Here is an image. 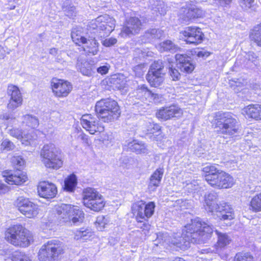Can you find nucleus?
<instances>
[{
	"label": "nucleus",
	"instance_id": "1",
	"mask_svg": "<svg viewBox=\"0 0 261 261\" xmlns=\"http://www.w3.org/2000/svg\"><path fill=\"white\" fill-rule=\"evenodd\" d=\"M213 232L211 226L199 220H195L185 227L181 234L176 233L171 238L170 243L184 250L190 247V243H204L211 237Z\"/></svg>",
	"mask_w": 261,
	"mask_h": 261
},
{
	"label": "nucleus",
	"instance_id": "2",
	"mask_svg": "<svg viewBox=\"0 0 261 261\" xmlns=\"http://www.w3.org/2000/svg\"><path fill=\"white\" fill-rule=\"evenodd\" d=\"M202 171L204 173L205 180L215 188H229L234 184V179L231 176L218 170L215 166H206L203 168Z\"/></svg>",
	"mask_w": 261,
	"mask_h": 261
},
{
	"label": "nucleus",
	"instance_id": "3",
	"mask_svg": "<svg viewBox=\"0 0 261 261\" xmlns=\"http://www.w3.org/2000/svg\"><path fill=\"white\" fill-rule=\"evenodd\" d=\"M58 219L61 223L67 225H79L85 218V214L79 206L70 204H62L57 209Z\"/></svg>",
	"mask_w": 261,
	"mask_h": 261
},
{
	"label": "nucleus",
	"instance_id": "4",
	"mask_svg": "<svg viewBox=\"0 0 261 261\" xmlns=\"http://www.w3.org/2000/svg\"><path fill=\"white\" fill-rule=\"evenodd\" d=\"M95 111L98 117L105 122H109L117 119L120 115L117 102L110 98L103 99L97 101Z\"/></svg>",
	"mask_w": 261,
	"mask_h": 261
},
{
	"label": "nucleus",
	"instance_id": "5",
	"mask_svg": "<svg viewBox=\"0 0 261 261\" xmlns=\"http://www.w3.org/2000/svg\"><path fill=\"white\" fill-rule=\"evenodd\" d=\"M115 26V19L105 15L91 20L87 27L88 31L93 34L92 36L102 38L108 36L114 30Z\"/></svg>",
	"mask_w": 261,
	"mask_h": 261
},
{
	"label": "nucleus",
	"instance_id": "6",
	"mask_svg": "<svg viewBox=\"0 0 261 261\" xmlns=\"http://www.w3.org/2000/svg\"><path fill=\"white\" fill-rule=\"evenodd\" d=\"M5 238L13 245L22 247H28L33 240L30 231L18 224L8 228L5 232Z\"/></svg>",
	"mask_w": 261,
	"mask_h": 261
},
{
	"label": "nucleus",
	"instance_id": "7",
	"mask_svg": "<svg viewBox=\"0 0 261 261\" xmlns=\"http://www.w3.org/2000/svg\"><path fill=\"white\" fill-rule=\"evenodd\" d=\"M215 127L220 134L231 137L238 133L239 123L234 116L228 112H218L215 120Z\"/></svg>",
	"mask_w": 261,
	"mask_h": 261
},
{
	"label": "nucleus",
	"instance_id": "8",
	"mask_svg": "<svg viewBox=\"0 0 261 261\" xmlns=\"http://www.w3.org/2000/svg\"><path fill=\"white\" fill-rule=\"evenodd\" d=\"M41 162L47 168L58 169L63 164L61 150L53 144L44 145L40 151Z\"/></svg>",
	"mask_w": 261,
	"mask_h": 261
},
{
	"label": "nucleus",
	"instance_id": "9",
	"mask_svg": "<svg viewBox=\"0 0 261 261\" xmlns=\"http://www.w3.org/2000/svg\"><path fill=\"white\" fill-rule=\"evenodd\" d=\"M62 243L58 240H51L44 244L39 250L40 261H57L59 255L64 253Z\"/></svg>",
	"mask_w": 261,
	"mask_h": 261
},
{
	"label": "nucleus",
	"instance_id": "10",
	"mask_svg": "<svg viewBox=\"0 0 261 261\" xmlns=\"http://www.w3.org/2000/svg\"><path fill=\"white\" fill-rule=\"evenodd\" d=\"M155 204L153 202H149L145 204L143 201H139L133 204L132 210L137 221L142 222L152 216Z\"/></svg>",
	"mask_w": 261,
	"mask_h": 261
},
{
	"label": "nucleus",
	"instance_id": "11",
	"mask_svg": "<svg viewBox=\"0 0 261 261\" xmlns=\"http://www.w3.org/2000/svg\"><path fill=\"white\" fill-rule=\"evenodd\" d=\"M15 203L19 211L29 218H34L39 213L38 205L31 201L29 198L19 197Z\"/></svg>",
	"mask_w": 261,
	"mask_h": 261
},
{
	"label": "nucleus",
	"instance_id": "12",
	"mask_svg": "<svg viewBox=\"0 0 261 261\" xmlns=\"http://www.w3.org/2000/svg\"><path fill=\"white\" fill-rule=\"evenodd\" d=\"M81 124L84 129L92 135L101 133L105 129L104 126L99 122V120L91 114L83 115L81 119Z\"/></svg>",
	"mask_w": 261,
	"mask_h": 261
},
{
	"label": "nucleus",
	"instance_id": "13",
	"mask_svg": "<svg viewBox=\"0 0 261 261\" xmlns=\"http://www.w3.org/2000/svg\"><path fill=\"white\" fill-rule=\"evenodd\" d=\"M181 33L187 38L186 41L188 43L195 45L201 43L204 36L201 29L197 27H187Z\"/></svg>",
	"mask_w": 261,
	"mask_h": 261
},
{
	"label": "nucleus",
	"instance_id": "14",
	"mask_svg": "<svg viewBox=\"0 0 261 261\" xmlns=\"http://www.w3.org/2000/svg\"><path fill=\"white\" fill-rule=\"evenodd\" d=\"M51 84L53 91L58 97L67 96L72 88L70 83L62 80L53 79Z\"/></svg>",
	"mask_w": 261,
	"mask_h": 261
},
{
	"label": "nucleus",
	"instance_id": "15",
	"mask_svg": "<svg viewBox=\"0 0 261 261\" xmlns=\"http://www.w3.org/2000/svg\"><path fill=\"white\" fill-rule=\"evenodd\" d=\"M182 115V110L176 105L162 108L156 113V117L163 120H167L174 117H180Z\"/></svg>",
	"mask_w": 261,
	"mask_h": 261
},
{
	"label": "nucleus",
	"instance_id": "16",
	"mask_svg": "<svg viewBox=\"0 0 261 261\" xmlns=\"http://www.w3.org/2000/svg\"><path fill=\"white\" fill-rule=\"evenodd\" d=\"M7 93L10 96L7 107L9 109L14 110L20 106L22 102L21 94L18 88L14 85H10L8 87Z\"/></svg>",
	"mask_w": 261,
	"mask_h": 261
},
{
	"label": "nucleus",
	"instance_id": "17",
	"mask_svg": "<svg viewBox=\"0 0 261 261\" xmlns=\"http://www.w3.org/2000/svg\"><path fill=\"white\" fill-rule=\"evenodd\" d=\"M143 23L141 20L137 17H131L126 21L121 33L127 35L138 34L142 29Z\"/></svg>",
	"mask_w": 261,
	"mask_h": 261
},
{
	"label": "nucleus",
	"instance_id": "18",
	"mask_svg": "<svg viewBox=\"0 0 261 261\" xmlns=\"http://www.w3.org/2000/svg\"><path fill=\"white\" fill-rule=\"evenodd\" d=\"M38 192L40 197L50 199L55 197L57 193V189L56 186L51 182L42 181L38 186Z\"/></svg>",
	"mask_w": 261,
	"mask_h": 261
},
{
	"label": "nucleus",
	"instance_id": "19",
	"mask_svg": "<svg viewBox=\"0 0 261 261\" xmlns=\"http://www.w3.org/2000/svg\"><path fill=\"white\" fill-rule=\"evenodd\" d=\"M203 15V11L195 6L190 8H182L179 11L180 17L185 21L195 18L201 17Z\"/></svg>",
	"mask_w": 261,
	"mask_h": 261
},
{
	"label": "nucleus",
	"instance_id": "20",
	"mask_svg": "<svg viewBox=\"0 0 261 261\" xmlns=\"http://www.w3.org/2000/svg\"><path fill=\"white\" fill-rule=\"evenodd\" d=\"M5 180L10 185H21L25 182L28 177L24 172L20 170H16L8 175H4Z\"/></svg>",
	"mask_w": 261,
	"mask_h": 261
},
{
	"label": "nucleus",
	"instance_id": "21",
	"mask_svg": "<svg viewBox=\"0 0 261 261\" xmlns=\"http://www.w3.org/2000/svg\"><path fill=\"white\" fill-rule=\"evenodd\" d=\"M133 94L137 99L142 101L147 100L148 99H154L157 96L156 94L152 93L145 85L138 86L134 91Z\"/></svg>",
	"mask_w": 261,
	"mask_h": 261
},
{
	"label": "nucleus",
	"instance_id": "22",
	"mask_svg": "<svg viewBox=\"0 0 261 261\" xmlns=\"http://www.w3.org/2000/svg\"><path fill=\"white\" fill-rule=\"evenodd\" d=\"M163 167L157 168L150 177V181L148 186V189L150 192H154L161 181L164 174Z\"/></svg>",
	"mask_w": 261,
	"mask_h": 261
},
{
	"label": "nucleus",
	"instance_id": "23",
	"mask_svg": "<svg viewBox=\"0 0 261 261\" xmlns=\"http://www.w3.org/2000/svg\"><path fill=\"white\" fill-rule=\"evenodd\" d=\"M216 212L220 219L224 221L231 220L234 218L232 207L226 203L220 204Z\"/></svg>",
	"mask_w": 261,
	"mask_h": 261
},
{
	"label": "nucleus",
	"instance_id": "24",
	"mask_svg": "<svg viewBox=\"0 0 261 261\" xmlns=\"http://www.w3.org/2000/svg\"><path fill=\"white\" fill-rule=\"evenodd\" d=\"M76 67L83 75L90 76L95 69L94 65L91 64L81 57H79L77 61Z\"/></svg>",
	"mask_w": 261,
	"mask_h": 261
},
{
	"label": "nucleus",
	"instance_id": "25",
	"mask_svg": "<svg viewBox=\"0 0 261 261\" xmlns=\"http://www.w3.org/2000/svg\"><path fill=\"white\" fill-rule=\"evenodd\" d=\"M83 48L86 53L88 55H95L98 51V43L95 40V37H89V39H86L83 43Z\"/></svg>",
	"mask_w": 261,
	"mask_h": 261
},
{
	"label": "nucleus",
	"instance_id": "26",
	"mask_svg": "<svg viewBox=\"0 0 261 261\" xmlns=\"http://www.w3.org/2000/svg\"><path fill=\"white\" fill-rule=\"evenodd\" d=\"M164 32L160 29H151L147 30L142 36V40L145 42H151L164 37Z\"/></svg>",
	"mask_w": 261,
	"mask_h": 261
},
{
	"label": "nucleus",
	"instance_id": "27",
	"mask_svg": "<svg viewBox=\"0 0 261 261\" xmlns=\"http://www.w3.org/2000/svg\"><path fill=\"white\" fill-rule=\"evenodd\" d=\"M165 74L161 73L148 71L146 80L151 86L158 87L162 85L164 80Z\"/></svg>",
	"mask_w": 261,
	"mask_h": 261
},
{
	"label": "nucleus",
	"instance_id": "28",
	"mask_svg": "<svg viewBox=\"0 0 261 261\" xmlns=\"http://www.w3.org/2000/svg\"><path fill=\"white\" fill-rule=\"evenodd\" d=\"M83 203L84 204H89V202L102 196L95 189L92 188H87L83 191Z\"/></svg>",
	"mask_w": 261,
	"mask_h": 261
},
{
	"label": "nucleus",
	"instance_id": "29",
	"mask_svg": "<svg viewBox=\"0 0 261 261\" xmlns=\"http://www.w3.org/2000/svg\"><path fill=\"white\" fill-rule=\"evenodd\" d=\"M244 111L249 117L256 120L260 119V105L256 104L249 105L244 109Z\"/></svg>",
	"mask_w": 261,
	"mask_h": 261
},
{
	"label": "nucleus",
	"instance_id": "30",
	"mask_svg": "<svg viewBox=\"0 0 261 261\" xmlns=\"http://www.w3.org/2000/svg\"><path fill=\"white\" fill-rule=\"evenodd\" d=\"M158 48L161 52L170 51L172 53L176 52L179 48L171 40H166L161 42L158 45Z\"/></svg>",
	"mask_w": 261,
	"mask_h": 261
},
{
	"label": "nucleus",
	"instance_id": "31",
	"mask_svg": "<svg viewBox=\"0 0 261 261\" xmlns=\"http://www.w3.org/2000/svg\"><path fill=\"white\" fill-rule=\"evenodd\" d=\"M170 64V62L167 63L165 60L162 61L158 60L154 61L151 65L149 71H153L154 72L161 73L162 74H165L164 71V67L167 68L168 65Z\"/></svg>",
	"mask_w": 261,
	"mask_h": 261
},
{
	"label": "nucleus",
	"instance_id": "32",
	"mask_svg": "<svg viewBox=\"0 0 261 261\" xmlns=\"http://www.w3.org/2000/svg\"><path fill=\"white\" fill-rule=\"evenodd\" d=\"M92 236V232L89 229L81 228L75 232L74 239L84 241L89 239Z\"/></svg>",
	"mask_w": 261,
	"mask_h": 261
},
{
	"label": "nucleus",
	"instance_id": "33",
	"mask_svg": "<svg viewBox=\"0 0 261 261\" xmlns=\"http://www.w3.org/2000/svg\"><path fill=\"white\" fill-rule=\"evenodd\" d=\"M249 37L251 41L261 46V23L255 25L251 31Z\"/></svg>",
	"mask_w": 261,
	"mask_h": 261
},
{
	"label": "nucleus",
	"instance_id": "34",
	"mask_svg": "<svg viewBox=\"0 0 261 261\" xmlns=\"http://www.w3.org/2000/svg\"><path fill=\"white\" fill-rule=\"evenodd\" d=\"M22 125L25 124L32 129L37 127L39 125V120L35 117L30 115H25L22 117Z\"/></svg>",
	"mask_w": 261,
	"mask_h": 261
},
{
	"label": "nucleus",
	"instance_id": "35",
	"mask_svg": "<svg viewBox=\"0 0 261 261\" xmlns=\"http://www.w3.org/2000/svg\"><path fill=\"white\" fill-rule=\"evenodd\" d=\"M84 205L93 211L98 212L101 210L105 205L102 196L98 198H95L89 202V204H85Z\"/></svg>",
	"mask_w": 261,
	"mask_h": 261
},
{
	"label": "nucleus",
	"instance_id": "36",
	"mask_svg": "<svg viewBox=\"0 0 261 261\" xmlns=\"http://www.w3.org/2000/svg\"><path fill=\"white\" fill-rule=\"evenodd\" d=\"M76 185V177L74 174H71L65 179L64 189L68 192H73Z\"/></svg>",
	"mask_w": 261,
	"mask_h": 261
},
{
	"label": "nucleus",
	"instance_id": "37",
	"mask_svg": "<svg viewBox=\"0 0 261 261\" xmlns=\"http://www.w3.org/2000/svg\"><path fill=\"white\" fill-rule=\"evenodd\" d=\"M153 10L159 12L161 15H164L166 12L167 7L162 0H149Z\"/></svg>",
	"mask_w": 261,
	"mask_h": 261
},
{
	"label": "nucleus",
	"instance_id": "38",
	"mask_svg": "<svg viewBox=\"0 0 261 261\" xmlns=\"http://www.w3.org/2000/svg\"><path fill=\"white\" fill-rule=\"evenodd\" d=\"M249 209L254 212H261V192L251 199Z\"/></svg>",
	"mask_w": 261,
	"mask_h": 261
},
{
	"label": "nucleus",
	"instance_id": "39",
	"mask_svg": "<svg viewBox=\"0 0 261 261\" xmlns=\"http://www.w3.org/2000/svg\"><path fill=\"white\" fill-rule=\"evenodd\" d=\"M218 236V246L220 248L224 247L230 243L231 241L229 237L226 233L219 232L218 230L215 231Z\"/></svg>",
	"mask_w": 261,
	"mask_h": 261
},
{
	"label": "nucleus",
	"instance_id": "40",
	"mask_svg": "<svg viewBox=\"0 0 261 261\" xmlns=\"http://www.w3.org/2000/svg\"><path fill=\"white\" fill-rule=\"evenodd\" d=\"M36 137L34 131L32 129H30L28 132H25L23 130V134H22V137L20 141L22 144L28 146L30 144L31 141L35 139Z\"/></svg>",
	"mask_w": 261,
	"mask_h": 261
},
{
	"label": "nucleus",
	"instance_id": "41",
	"mask_svg": "<svg viewBox=\"0 0 261 261\" xmlns=\"http://www.w3.org/2000/svg\"><path fill=\"white\" fill-rule=\"evenodd\" d=\"M0 119L6 121V123L8 125H11L16 124L17 121L15 117L12 116L11 114L8 113H3L0 114Z\"/></svg>",
	"mask_w": 261,
	"mask_h": 261
},
{
	"label": "nucleus",
	"instance_id": "42",
	"mask_svg": "<svg viewBox=\"0 0 261 261\" xmlns=\"http://www.w3.org/2000/svg\"><path fill=\"white\" fill-rule=\"evenodd\" d=\"M130 149L137 153H145L146 148L145 145L142 143L134 142L129 144Z\"/></svg>",
	"mask_w": 261,
	"mask_h": 261
},
{
	"label": "nucleus",
	"instance_id": "43",
	"mask_svg": "<svg viewBox=\"0 0 261 261\" xmlns=\"http://www.w3.org/2000/svg\"><path fill=\"white\" fill-rule=\"evenodd\" d=\"M253 256L249 253L239 252L236 254L234 261H253Z\"/></svg>",
	"mask_w": 261,
	"mask_h": 261
},
{
	"label": "nucleus",
	"instance_id": "44",
	"mask_svg": "<svg viewBox=\"0 0 261 261\" xmlns=\"http://www.w3.org/2000/svg\"><path fill=\"white\" fill-rule=\"evenodd\" d=\"M242 57H241L240 59H238L237 61V63H240L241 64H243L244 65H246L248 64L249 62H253L255 61L256 59V56L255 54L253 52H249L246 54L245 56L243 57L245 59V61L243 63L241 62Z\"/></svg>",
	"mask_w": 261,
	"mask_h": 261
},
{
	"label": "nucleus",
	"instance_id": "45",
	"mask_svg": "<svg viewBox=\"0 0 261 261\" xmlns=\"http://www.w3.org/2000/svg\"><path fill=\"white\" fill-rule=\"evenodd\" d=\"M8 133L11 137L21 140L22 137V134H23V130L16 127H12L11 128L8 129Z\"/></svg>",
	"mask_w": 261,
	"mask_h": 261
},
{
	"label": "nucleus",
	"instance_id": "46",
	"mask_svg": "<svg viewBox=\"0 0 261 261\" xmlns=\"http://www.w3.org/2000/svg\"><path fill=\"white\" fill-rule=\"evenodd\" d=\"M15 147L14 143L7 139L3 140L0 145L1 150L5 151L12 150L14 149Z\"/></svg>",
	"mask_w": 261,
	"mask_h": 261
},
{
	"label": "nucleus",
	"instance_id": "47",
	"mask_svg": "<svg viewBox=\"0 0 261 261\" xmlns=\"http://www.w3.org/2000/svg\"><path fill=\"white\" fill-rule=\"evenodd\" d=\"M167 68H169L168 73L172 81H177L180 78V74L178 70L172 66H170V64L168 65Z\"/></svg>",
	"mask_w": 261,
	"mask_h": 261
},
{
	"label": "nucleus",
	"instance_id": "48",
	"mask_svg": "<svg viewBox=\"0 0 261 261\" xmlns=\"http://www.w3.org/2000/svg\"><path fill=\"white\" fill-rule=\"evenodd\" d=\"M13 165L17 170H20L24 165L25 161L20 156H14L11 159Z\"/></svg>",
	"mask_w": 261,
	"mask_h": 261
},
{
	"label": "nucleus",
	"instance_id": "49",
	"mask_svg": "<svg viewBox=\"0 0 261 261\" xmlns=\"http://www.w3.org/2000/svg\"><path fill=\"white\" fill-rule=\"evenodd\" d=\"M161 127L157 124L150 123L147 129V134H152L154 136H158L160 134Z\"/></svg>",
	"mask_w": 261,
	"mask_h": 261
},
{
	"label": "nucleus",
	"instance_id": "50",
	"mask_svg": "<svg viewBox=\"0 0 261 261\" xmlns=\"http://www.w3.org/2000/svg\"><path fill=\"white\" fill-rule=\"evenodd\" d=\"M198 253V257L201 259L205 260L212 259V257H211L212 253L211 252L210 248L202 249L199 251Z\"/></svg>",
	"mask_w": 261,
	"mask_h": 261
},
{
	"label": "nucleus",
	"instance_id": "51",
	"mask_svg": "<svg viewBox=\"0 0 261 261\" xmlns=\"http://www.w3.org/2000/svg\"><path fill=\"white\" fill-rule=\"evenodd\" d=\"M175 58L179 64V66H182V65L185 64L191 60V58L186 54H177L175 55Z\"/></svg>",
	"mask_w": 261,
	"mask_h": 261
},
{
	"label": "nucleus",
	"instance_id": "52",
	"mask_svg": "<svg viewBox=\"0 0 261 261\" xmlns=\"http://www.w3.org/2000/svg\"><path fill=\"white\" fill-rule=\"evenodd\" d=\"M205 205H204L205 207V209L211 212H213L214 211L217 212L218 209L220 206V204L217 203V201H211L207 202V201H205Z\"/></svg>",
	"mask_w": 261,
	"mask_h": 261
},
{
	"label": "nucleus",
	"instance_id": "53",
	"mask_svg": "<svg viewBox=\"0 0 261 261\" xmlns=\"http://www.w3.org/2000/svg\"><path fill=\"white\" fill-rule=\"evenodd\" d=\"M240 7L244 10H248L253 5L254 0H238Z\"/></svg>",
	"mask_w": 261,
	"mask_h": 261
},
{
	"label": "nucleus",
	"instance_id": "54",
	"mask_svg": "<svg viewBox=\"0 0 261 261\" xmlns=\"http://www.w3.org/2000/svg\"><path fill=\"white\" fill-rule=\"evenodd\" d=\"M179 67L180 68L181 71L188 73H191L195 68V66L191 63V60L186 62L185 64L182 65V66H179Z\"/></svg>",
	"mask_w": 261,
	"mask_h": 261
},
{
	"label": "nucleus",
	"instance_id": "55",
	"mask_svg": "<svg viewBox=\"0 0 261 261\" xmlns=\"http://www.w3.org/2000/svg\"><path fill=\"white\" fill-rule=\"evenodd\" d=\"M63 9L66 15L69 17H72L75 16L76 14V8L73 6H64Z\"/></svg>",
	"mask_w": 261,
	"mask_h": 261
},
{
	"label": "nucleus",
	"instance_id": "56",
	"mask_svg": "<svg viewBox=\"0 0 261 261\" xmlns=\"http://www.w3.org/2000/svg\"><path fill=\"white\" fill-rule=\"evenodd\" d=\"M71 38L76 44H79L80 43H83L84 41H86V38L78 35L76 32L72 31L71 32Z\"/></svg>",
	"mask_w": 261,
	"mask_h": 261
},
{
	"label": "nucleus",
	"instance_id": "57",
	"mask_svg": "<svg viewBox=\"0 0 261 261\" xmlns=\"http://www.w3.org/2000/svg\"><path fill=\"white\" fill-rule=\"evenodd\" d=\"M144 66L142 64L138 65L134 67L133 71L135 73L136 76L141 77L144 74Z\"/></svg>",
	"mask_w": 261,
	"mask_h": 261
},
{
	"label": "nucleus",
	"instance_id": "58",
	"mask_svg": "<svg viewBox=\"0 0 261 261\" xmlns=\"http://www.w3.org/2000/svg\"><path fill=\"white\" fill-rule=\"evenodd\" d=\"M15 261H30L29 257L21 252L15 253Z\"/></svg>",
	"mask_w": 261,
	"mask_h": 261
},
{
	"label": "nucleus",
	"instance_id": "59",
	"mask_svg": "<svg viewBox=\"0 0 261 261\" xmlns=\"http://www.w3.org/2000/svg\"><path fill=\"white\" fill-rule=\"evenodd\" d=\"M117 42V39L114 38H110L108 39H106L102 42V44L103 45L106 47L111 46Z\"/></svg>",
	"mask_w": 261,
	"mask_h": 261
},
{
	"label": "nucleus",
	"instance_id": "60",
	"mask_svg": "<svg viewBox=\"0 0 261 261\" xmlns=\"http://www.w3.org/2000/svg\"><path fill=\"white\" fill-rule=\"evenodd\" d=\"M217 195L215 193H210L205 196V201L213 202L214 201H217Z\"/></svg>",
	"mask_w": 261,
	"mask_h": 261
},
{
	"label": "nucleus",
	"instance_id": "61",
	"mask_svg": "<svg viewBox=\"0 0 261 261\" xmlns=\"http://www.w3.org/2000/svg\"><path fill=\"white\" fill-rule=\"evenodd\" d=\"M78 139L81 140L83 143L89 144L88 136L82 133L78 136Z\"/></svg>",
	"mask_w": 261,
	"mask_h": 261
},
{
	"label": "nucleus",
	"instance_id": "62",
	"mask_svg": "<svg viewBox=\"0 0 261 261\" xmlns=\"http://www.w3.org/2000/svg\"><path fill=\"white\" fill-rule=\"evenodd\" d=\"M120 81L119 79H118V78H117L115 80V84L116 85H116V87L117 88H118V89H123L125 87V84H126V81H122L121 83H119V81Z\"/></svg>",
	"mask_w": 261,
	"mask_h": 261
},
{
	"label": "nucleus",
	"instance_id": "63",
	"mask_svg": "<svg viewBox=\"0 0 261 261\" xmlns=\"http://www.w3.org/2000/svg\"><path fill=\"white\" fill-rule=\"evenodd\" d=\"M109 68L107 66H102L97 68V71L101 74H105L108 71Z\"/></svg>",
	"mask_w": 261,
	"mask_h": 261
},
{
	"label": "nucleus",
	"instance_id": "64",
	"mask_svg": "<svg viewBox=\"0 0 261 261\" xmlns=\"http://www.w3.org/2000/svg\"><path fill=\"white\" fill-rule=\"evenodd\" d=\"M197 55L198 57H207L210 55V54L206 51L201 50L197 53Z\"/></svg>",
	"mask_w": 261,
	"mask_h": 261
}]
</instances>
